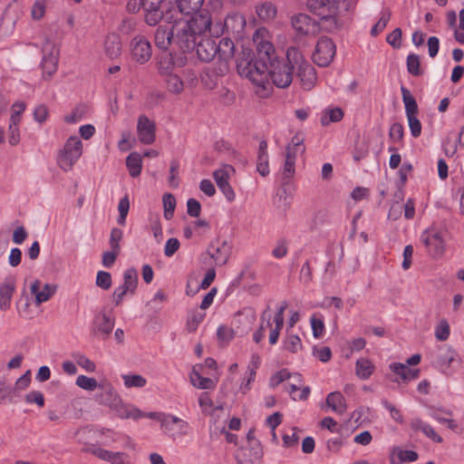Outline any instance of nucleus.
Instances as JSON below:
<instances>
[{"label":"nucleus","instance_id":"38","mask_svg":"<svg viewBox=\"0 0 464 464\" xmlns=\"http://www.w3.org/2000/svg\"><path fill=\"white\" fill-rule=\"evenodd\" d=\"M326 404L338 414H343L347 409L345 399L339 392H330L326 397Z\"/></svg>","mask_w":464,"mask_h":464},{"label":"nucleus","instance_id":"26","mask_svg":"<svg viewBox=\"0 0 464 464\" xmlns=\"http://www.w3.org/2000/svg\"><path fill=\"white\" fill-rule=\"evenodd\" d=\"M154 42L156 46L163 51L168 50L169 45L174 46L173 26L171 29L167 26H159L155 32Z\"/></svg>","mask_w":464,"mask_h":464},{"label":"nucleus","instance_id":"40","mask_svg":"<svg viewBox=\"0 0 464 464\" xmlns=\"http://www.w3.org/2000/svg\"><path fill=\"white\" fill-rule=\"evenodd\" d=\"M375 370L374 364L367 358H360L355 363L356 375L362 380L369 379Z\"/></svg>","mask_w":464,"mask_h":464},{"label":"nucleus","instance_id":"39","mask_svg":"<svg viewBox=\"0 0 464 464\" xmlns=\"http://www.w3.org/2000/svg\"><path fill=\"white\" fill-rule=\"evenodd\" d=\"M106 54L111 58H117L121 53V42L119 35L112 34L107 36L104 43Z\"/></svg>","mask_w":464,"mask_h":464},{"label":"nucleus","instance_id":"18","mask_svg":"<svg viewBox=\"0 0 464 464\" xmlns=\"http://www.w3.org/2000/svg\"><path fill=\"white\" fill-rule=\"evenodd\" d=\"M459 355L455 350L450 346H443L439 350V354L436 359V366L445 375H451V364L456 362Z\"/></svg>","mask_w":464,"mask_h":464},{"label":"nucleus","instance_id":"35","mask_svg":"<svg viewBox=\"0 0 464 464\" xmlns=\"http://www.w3.org/2000/svg\"><path fill=\"white\" fill-rule=\"evenodd\" d=\"M15 291L13 282H5L0 285V310L7 311L11 306V301Z\"/></svg>","mask_w":464,"mask_h":464},{"label":"nucleus","instance_id":"46","mask_svg":"<svg viewBox=\"0 0 464 464\" xmlns=\"http://www.w3.org/2000/svg\"><path fill=\"white\" fill-rule=\"evenodd\" d=\"M343 118V111L341 108H329L322 112L321 124L327 126L332 122H338Z\"/></svg>","mask_w":464,"mask_h":464},{"label":"nucleus","instance_id":"2","mask_svg":"<svg viewBox=\"0 0 464 464\" xmlns=\"http://www.w3.org/2000/svg\"><path fill=\"white\" fill-rule=\"evenodd\" d=\"M267 66L266 60L258 59L249 49H243L237 59L238 74L249 80L257 88L256 92L261 97L270 93Z\"/></svg>","mask_w":464,"mask_h":464},{"label":"nucleus","instance_id":"24","mask_svg":"<svg viewBox=\"0 0 464 464\" xmlns=\"http://www.w3.org/2000/svg\"><path fill=\"white\" fill-rule=\"evenodd\" d=\"M295 381L294 383L285 384V390L290 394L292 400L294 401H304L308 398L310 394V388L308 386L304 387L299 394L295 392L300 390L303 379L300 373H293L292 377Z\"/></svg>","mask_w":464,"mask_h":464},{"label":"nucleus","instance_id":"6","mask_svg":"<svg viewBox=\"0 0 464 464\" xmlns=\"http://www.w3.org/2000/svg\"><path fill=\"white\" fill-rule=\"evenodd\" d=\"M268 80L278 88L288 87L293 81V67L287 58L285 60L274 59L267 66Z\"/></svg>","mask_w":464,"mask_h":464},{"label":"nucleus","instance_id":"49","mask_svg":"<svg viewBox=\"0 0 464 464\" xmlns=\"http://www.w3.org/2000/svg\"><path fill=\"white\" fill-rule=\"evenodd\" d=\"M14 393L15 389H13L11 384L6 382V379L3 377L0 380V404L13 402V395Z\"/></svg>","mask_w":464,"mask_h":464},{"label":"nucleus","instance_id":"23","mask_svg":"<svg viewBox=\"0 0 464 464\" xmlns=\"http://www.w3.org/2000/svg\"><path fill=\"white\" fill-rule=\"evenodd\" d=\"M93 332L109 335L114 327V319L111 318L104 311L95 314L92 322Z\"/></svg>","mask_w":464,"mask_h":464},{"label":"nucleus","instance_id":"28","mask_svg":"<svg viewBox=\"0 0 464 464\" xmlns=\"http://www.w3.org/2000/svg\"><path fill=\"white\" fill-rule=\"evenodd\" d=\"M55 291L56 286L50 284H45L41 289L39 280H35L31 285V292L35 295L36 304L47 302L55 294Z\"/></svg>","mask_w":464,"mask_h":464},{"label":"nucleus","instance_id":"34","mask_svg":"<svg viewBox=\"0 0 464 464\" xmlns=\"http://www.w3.org/2000/svg\"><path fill=\"white\" fill-rule=\"evenodd\" d=\"M338 7H332L330 13L320 17V29L323 28L327 32H334L340 27L338 20Z\"/></svg>","mask_w":464,"mask_h":464},{"label":"nucleus","instance_id":"43","mask_svg":"<svg viewBox=\"0 0 464 464\" xmlns=\"http://www.w3.org/2000/svg\"><path fill=\"white\" fill-rule=\"evenodd\" d=\"M167 90L174 94H180L184 90V82L182 79L175 72L170 73L162 78Z\"/></svg>","mask_w":464,"mask_h":464},{"label":"nucleus","instance_id":"10","mask_svg":"<svg viewBox=\"0 0 464 464\" xmlns=\"http://www.w3.org/2000/svg\"><path fill=\"white\" fill-rule=\"evenodd\" d=\"M253 42L257 52L256 57L260 60H266L267 63L276 59L275 56V47L268 40V31L266 28L261 27L256 30L253 34Z\"/></svg>","mask_w":464,"mask_h":464},{"label":"nucleus","instance_id":"8","mask_svg":"<svg viewBox=\"0 0 464 464\" xmlns=\"http://www.w3.org/2000/svg\"><path fill=\"white\" fill-rule=\"evenodd\" d=\"M420 242L426 248V252L432 259H440L445 253V241L441 233L434 228L424 230L420 237Z\"/></svg>","mask_w":464,"mask_h":464},{"label":"nucleus","instance_id":"14","mask_svg":"<svg viewBox=\"0 0 464 464\" xmlns=\"http://www.w3.org/2000/svg\"><path fill=\"white\" fill-rule=\"evenodd\" d=\"M130 55L133 61L140 64L146 63L152 55V47L144 35H135L130 44Z\"/></svg>","mask_w":464,"mask_h":464},{"label":"nucleus","instance_id":"32","mask_svg":"<svg viewBox=\"0 0 464 464\" xmlns=\"http://www.w3.org/2000/svg\"><path fill=\"white\" fill-rule=\"evenodd\" d=\"M411 427L414 430H420L425 436L430 439L432 441L437 443L443 442V439L440 435H439L433 427L429 423L421 420L420 419H413L411 422Z\"/></svg>","mask_w":464,"mask_h":464},{"label":"nucleus","instance_id":"36","mask_svg":"<svg viewBox=\"0 0 464 464\" xmlns=\"http://www.w3.org/2000/svg\"><path fill=\"white\" fill-rule=\"evenodd\" d=\"M305 147L304 145V139L299 135H295L291 142L286 146L285 159L295 162L298 154H304Z\"/></svg>","mask_w":464,"mask_h":464},{"label":"nucleus","instance_id":"29","mask_svg":"<svg viewBox=\"0 0 464 464\" xmlns=\"http://www.w3.org/2000/svg\"><path fill=\"white\" fill-rule=\"evenodd\" d=\"M202 369L203 365L201 364H196L193 367L190 374V382L192 385L202 390L214 389L216 382L210 378L201 376Z\"/></svg>","mask_w":464,"mask_h":464},{"label":"nucleus","instance_id":"45","mask_svg":"<svg viewBox=\"0 0 464 464\" xmlns=\"http://www.w3.org/2000/svg\"><path fill=\"white\" fill-rule=\"evenodd\" d=\"M261 363L260 356L257 353H253L250 358V362L247 366L248 377L245 379L242 388L249 389V385L254 382L256 374V370L259 368Z\"/></svg>","mask_w":464,"mask_h":464},{"label":"nucleus","instance_id":"33","mask_svg":"<svg viewBox=\"0 0 464 464\" xmlns=\"http://www.w3.org/2000/svg\"><path fill=\"white\" fill-rule=\"evenodd\" d=\"M102 389V392L97 395V400L101 404L113 409V407L117 405V402H119L121 399L120 396L111 384L103 385Z\"/></svg>","mask_w":464,"mask_h":464},{"label":"nucleus","instance_id":"31","mask_svg":"<svg viewBox=\"0 0 464 464\" xmlns=\"http://www.w3.org/2000/svg\"><path fill=\"white\" fill-rule=\"evenodd\" d=\"M307 7L319 17L330 13L332 7H338L336 0H307Z\"/></svg>","mask_w":464,"mask_h":464},{"label":"nucleus","instance_id":"50","mask_svg":"<svg viewBox=\"0 0 464 464\" xmlns=\"http://www.w3.org/2000/svg\"><path fill=\"white\" fill-rule=\"evenodd\" d=\"M76 385L82 390L93 392L96 388H102L103 385L98 384L95 378L88 377L86 375H79L76 378Z\"/></svg>","mask_w":464,"mask_h":464},{"label":"nucleus","instance_id":"57","mask_svg":"<svg viewBox=\"0 0 464 464\" xmlns=\"http://www.w3.org/2000/svg\"><path fill=\"white\" fill-rule=\"evenodd\" d=\"M407 70L408 72L414 75L419 76L421 74V71L420 69V57L415 53H411L407 56Z\"/></svg>","mask_w":464,"mask_h":464},{"label":"nucleus","instance_id":"22","mask_svg":"<svg viewBox=\"0 0 464 464\" xmlns=\"http://www.w3.org/2000/svg\"><path fill=\"white\" fill-rule=\"evenodd\" d=\"M144 417L158 420L160 423V428H165L168 431L173 430L172 424L174 423L179 425V433H184V430L187 427V425L180 420V418L169 413L149 412L148 414L144 413Z\"/></svg>","mask_w":464,"mask_h":464},{"label":"nucleus","instance_id":"53","mask_svg":"<svg viewBox=\"0 0 464 464\" xmlns=\"http://www.w3.org/2000/svg\"><path fill=\"white\" fill-rule=\"evenodd\" d=\"M163 207H164V218L167 220H169L173 218L174 210L176 208V198L170 193L164 194L162 198Z\"/></svg>","mask_w":464,"mask_h":464},{"label":"nucleus","instance_id":"58","mask_svg":"<svg viewBox=\"0 0 464 464\" xmlns=\"http://www.w3.org/2000/svg\"><path fill=\"white\" fill-rule=\"evenodd\" d=\"M284 348L291 353H296L302 347V342L298 335L290 334L284 340Z\"/></svg>","mask_w":464,"mask_h":464},{"label":"nucleus","instance_id":"61","mask_svg":"<svg viewBox=\"0 0 464 464\" xmlns=\"http://www.w3.org/2000/svg\"><path fill=\"white\" fill-rule=\"evenodd\" d=\"M24 401L28 404L35 403L40 408L44 406V396L40 391H32L28 392L24 397Z\"/></svg>","mask_w":464,"mask_h":464},{"label":"nucleus","instance_id":"11","mask_svg":"<svg viewBox=\"0 0 464 464\" xmlns=\"http://www.w3.org/2000/svg\"><path fill=\"white\" fill-rule=\"evenodd\" d=\"M82 451L90 453L99 459L111 464H127L129 462V455L127 453L122 451H111L96 444L85 445V447L82 448Z\"/></svg>","mask_w":464,"mask_h":464},{"label":"nucleus","instance_id":"3","mask_svg":"<svg viewBox=\"0 0 464 464\" xmlns=\"http://www.w3.org/2000/svg\"><path fill=\"white\" fill-rule=\"evenodd\" d=\"M286 58L292 64L293 71L296 70L297 77L305 90H310L316 82V72L313 65L306 61L296 47L286 51Z\"/></svg>","mask_w":464,"mask_h":464},{"label":"nucleus","instance_id":"4","mask_svg":"<svg viewBox=\"0 0 464 464\" xmlns=\"http://www.w3.org/2000/svg\"><path fill=\"white\" fill-rule=\"evenodd\" d=\"M165 0H142L145 22L150 26L158 24L162 19L167 23L176 20L172 8H166Z\"/></svg>","mask_w":464,"mask_h":464},{"label":"nucleus","instance_id":"12","mask_svg":"<svg viewBox=\"0 0 464 464\" xmlns=\"http://www.w3.org/2000/svg\"><path fill=\"white\" fill-rule=\"evenodd\" d=\"M336 53V46L329 37H322L318 40L313 53V61L318 66L324 67L330 64Z\"/></svg>","mask_w":464,"mask_h":464},{"label":"nucleus","instance_id":"52","mask_svg":"<svg viewBox=\"0 0 464 464\" xmlns=\"http://www.w3.org/2000/svg\"><path fill=\"white\" fill-rule=\"evenodd\" d=\"M391 18V12L388 9H383L378 22L372 27L371 34L377 36L387 26Z\"/></svg>","mask_w":464,"mask_h":464},{"label":"nucleus","instance_id":"19","mask_svg":"<svg viewBox=\"0 0 464 464\" xmlns=\"http://www.w3.org/2000/svg\"><path fill=\"white\" fill-rule=\"evenodd\" d=\"M195 50L200 61L208 63L217 56L216 40L202 34L196 44Z\"/></svg>","mask_w":464,"mask_h":464},{"label":"nucleus","instance_id":"30","mask_svg":"<svg viewBox=\"0 0 464 464\" xmlns=\"http://www.w3.org/2000/svg\"><path fill=\"white\" fill-rule=\"evenodd\" d=\"M112 410L115 411L117 416L121 419L139 420L144 417V412H142L140 409L133 405L122 403L121 399Z\"/></svg>","mask_w":464,"mask_h":464},{"label":"nucleus","instance_id":"41","mask_svg":"<svg viewBox=\"0 0 464 464\" xmlns=\"http://www.w3.org/2000/svg\"><path fill=\"white\" fill-rule=\"evenodd\" d=\"M262 457L261 449H245L237 455L238 464H258Z\"/></svg>","mask_w":464,"mask_h":464},{"label":"nucleus","instance_id":"37","mask_svg":"<svg viewBox=\"0 0 464 464\" xmlns=\"http://www.w3.org/2000/svg\"><path fill=\"white\" fill-rule=\"evenodd\" d=\"M419 455L416 451L411 450H394L390 457L391 464H401L404 462H414L418 459Z\"/></svg>","mask_w":464,"mask_h":464},{"label":"nucleus","instance_id":"15","mask_svg":"<svg viewBox=\"0 0 464 464\" xmlns=\"http://www.w3.org/2000/svg\"><path fill=\"white\" fill-rule=\"evenodd\" d=\"M98 435L101 439V445L110 447L113 443L121 442L122 448L134 450L135 443L132 439L121 432L115 431L111 429L102 428L98 430Z\"/></svg>","mask_w":464,"mask_h":464},{"label":"nucleus","instance_id":"5","mask_svg":"<svg viewBox=\"0 0 464 464\" xmlns=\"http://www.w3.org/2000/svg\"><path fill=\"white\" fill-rule=\"evenodd\" d=\"M82 153V142L76 136H71L66 140L63 150L57 157L59 167L64 171H69L80 159Z\"/></svg>","mask_w":464,"mask_h":464},{"label":"nucleus","instance_id":"13","mask_svg":"<svg viewBox=\"0 0 464 464\" xmlns=\"http://www.w3.org/2000/svg\"><path fill=\"white\" fill-rule=\"evenodd\" d=\"M216 49L219 63L218 68V74L225 75L228 72V63L235 55V44L230 38L224 37L219 40L218 44L216 43Z\"/></svg>","mask_w":464,"mask_h":464},{"label":"nucleus","instance_id":"56","mask_svg":"<svg viewBox=\"0 0 464 464\" xmlns=\"http://www.w3.org/2000/svg\"><path fill=\"white\" fill-rule=\"evenodd\" d=\"M72 356H73V359L75 360L76 363L80 367L84 369L86 372H95V370H96L95 363L91 359H89L87 356H85L84 354L80 353H74Z\"/></svg>","mask_w":464,"mask_h":464},{"label":"nucleus","instance_id":"16","mask_svg":"<svg viewBox=\"0 0 464 464\" xmlns=\"http://www.w3.org/2000/svg\"><path fill=\"white\" fill-rule=\"evenodd\" d=\"M291 24L300 35H316L320 32L318 22L305 14H297L292 16Z\"/></svg>","mask_w":464,"mask_h":464},{"label":"nucleus","instance_id":"59","mask_svg":"<svg viewBox=\"0 0 464 464\" xmlns=\"http://www.w3.org/2000/svg\"><path fill=\"white\" fill-rule=\"evenodd\" d=\"M46 10V0H35L32 9L31 15L34 20H40L44 17Z\"/></svg>","mask_w":464,"mask_h":464},{"label":"nucleus","instance_id":"55","mask_svg":"<svg viewBox=\"0 0 464 464\" xmlns=\"http://www.w3.org/2000/svg\"><path fill=\"white\" fill-rule=\"evenodd\" d=\"M175 63L171 56L162 58L159 62L158 71L160 75L163 78L174 72Z\"/></svg>","mask_w":464,"mask_h":464},{"label":"nucleus","instance_id":"27","mask_svg":"<svg viewBox=\"0 0 464 464\" xmlns=\"http://www.w3.org/2000/svg\"><path fill=\"white\" fill-rule=\"evenodd\" d=\"M389 368L393 373L400 376L405 383L418 379L420 372L419 369H411L407 364L401 362H392Z\"/></svg>","mask_w":464,"mask_h":464},{"label":"nucleus","instance_id":"48","mask_svg":"<svg viewBox=\"0 0 464 464\" xmlns=\"http://www.w3.org/2000/svg\"><path fill=\"white\" fill-rule=\"evenodd\" d=\"M137 285H138L137 270L133 267L126 269L123 274L122 285H124L125 288H128L130 290V294H133L135 292Z\"/></svg>","mask_w":464,"mask_h":464},{"label":"nucleus","instance_id":"20","mask_svg":"<svg viewBox=\"0 0 464 464\" xmlns=\"http://www.w3.org/2000/svg\"><path fill=\"white\" fill-rule=\"evenodd\" d=\"M208 254L217 266H224L231 254V246L226 240L217 239L208 246Z\"/></svg>","mask_w":464,"mask_h":464},{"label":"nucleus","instance_id":"1","mask_svg":"<svg viewBox=\"0 0 464 464\" xmlns=\"http://www.w3.org/2000/svg\"><path fill=\"white\" fill-rule=\"evenodd\" d=\"M173 22L174 47L183 53L194 51L199 37L211 31L212 19L208 11L196 14L188 21L177 22L176 19Z\"/></svg>","mask_w":464,"mask_h":464},{"label":"nucleus","instance_id":"21","mask_svg":"<svg viewBox=\"0 0 464 464\" xmlns=\"http://www.w3.org/2000/svg\"><path fill=\"white\" fill-rule=\"evenodd\" d=\"M223 26L228 34L240 38L246 26V20L242 14L232 13L226 16Z\"/></svg>","mask_w":464,"mask_h":464},{"label":"nucleus","instance_id":"51","mask_svg":"<svg viewBox=\"0 0 464 464\" xmlns=\"http://www.w3.org/2000/svg\"><path fill=\"white\" fill-rule=\"evenodd\" d=\"M122 379L127 388H142L147 384V380L140 374H124Z\"/></svg>","mask_w":464,"mask_h":464},{"label":"nucleus","instance_id":"60","mask_svg":"<svg viewBox=\"0 0 464 464\" xmlns=\"http://www.w3.org/2000/svg\"><path fill=\"white\" fill-rule=\"evenodd\" d=\"M122 236H123L122 230L118 227H113L111 230L110 241H109L111 249L119 251V252L121 251L120 242L122 239Z\"/></svg>","mask_w":464,"mask_h":464},{"label":"nucleus","instance_id":"9","mask_svg":"<svg viewBox=\"0 0 464 464\" xmlns=\"http://www.w3.org/2000/svg\"><path fill=\"white\" fill-rule=\"evenodd\" d=\"M42 70L43 78L48 80L52 77L58 68L59 49L50 39H45L42 46Z\"/></svg>","mask_w":464,"mask_h":464},{"label":"nucleus","instance_id":"63","mask_svg":"<svg viewBox=\"0 0 464 464\" xmlns=\"http://www.w3.org/2000/svg\"><path fill=\"white\" fill-rule=\"evenodd\" d=\"M293 377V373H290L288 370L282 369L276 372L271 378H270V386L271 387H276L283 382L290 379Z\"/></svg>","mask_w":464,"mask_h":464},{"label":"nucleus","instance_id":"42","mask_svg":"<svg viewBox=\"0 0 464 464\" xmlns=\"http://www.w3.org/2000/svg\"><path fill=\"white\" fill-rule=\"evenodd\" d=\"M256 13L260 20L270 22L276 16L277 9L274 4L266 2L256 6Z\"/></svg>","mask_w":464,"mask_h":464},{"label":"nucleus","instance_id":"44","mask_svg":"<svg viewBox=\"0 0 464 464\" xmlns=\"http://www.w3.org/2000/svg\"><path fill=\"white\" fill-rule=\"evenodd\" d=\"M126 166L132 178L139 177L142 169L141 156L138 152H132L126 158Z\"/></svg>","mask_w":464,"mask_h":464},{"label":"nucleus","instance_id":"7","mask_svg":"<svg viewBox=\"0 0 464 464\" xmlns=\"http://www.w3.org/2000/svg\"><path fill=\"white\" fill-rule=\"evenodd\" d=\"M401 92L411 134L412 137L418 138L421 134V123L418 119L419 108L417 102L405 86H401Z\"/></svg>","mask_w":464,"mask_h":464},{"label":"nucleus","instance_id":"25","mask_svg":"<svg viewBox=\"0 0 464 464\" xmlns=\"http://www.w3.org/2000/svg\"><path fill=\"white\" fill-rule=\"evenodd\" d=\"M204 0H175V7L172 8V12H179L185 15H196L201 14L199 12ZM204 11H202L203 13Z\"/></svg>","mask_w":464,"mask_h":464},{"label":"nucleus","instance_id":"64","mask_svg":"<svg viewBox=\"0 0 464 464\" xmlns=\"http://www.w3.org/2000/svg\"><path fill=\"white\" fill-rule=\"evenodd\" d=\"M435 336L439 341H445L450 336V325L446 320H441L435 329Z\"/></svg>","mask_w":464,"mask_h":464},{"label":"nucleus","instance_id":"62","mask_svg":"<svg viewBox=\"0 0 464 464\" xmlns=\"http://www.w3.org/2000/svg\"><path fill=\"white\" fill-rule=\"evenodd\" d=\"M96 285L103 290H108L111 286V274L106 271H99L96 276Z\"/></svg>","mask_w":464,"mask_h":464},{"label":"nucleus","instance_id":"47","mask_svg":"<svg viewBox=\"0 0 464 464\" xmlns=\"http://www.w3.org/2000/svg\"><path fill=\"white\" fill-rule=\"evenodd\" d=\"M235 172V169L231 165H224L222 168L213 172V178L217 186L229 183L230 176Z\"/></svg>","mask_w":464,"mask_h":464},{"label":"nucleus","instance_id":"54","mask_svg":"<svg viewBox=\"0 0 464 464\" xmlns=\"http://www.w3.org/2000/svg\"><path fill=\"white\" fill-rule=\"evenodd\" d=\"M430 417L441 424H446L447 427L457 433H462L463 428L459 426L457 421L450 418H444L440 416L437 411L430 413Z\"/></svg>","mask_w":464,"mask_h":464},{"label":"nucleus","instance_id":"17","mask_svg":"<svg viewBox=\"0 0 464 464\" xmlns=\"http://www.w3.org/2000/svg\"><path fill=\"white\" fill-rule=\"evenodd\" d=\"M155 123L146 115H140L138 119L137 132L139 140L142 144L150 145L155 141L156 135Z\"/></svg>","mask_w":464,"mask_h":464}]
</instances>
